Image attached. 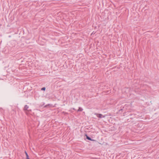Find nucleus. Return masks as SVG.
I'll use <instances>...</instances> for the list:
<instances>
[{"label": "nucleus", "mask_w": 159, "mask_h": 159, "mask_svg": "<svg viewBox=\"0 0 159 159\" xmlns=\"http://www.w3.org/2000/svg\"><path fill=\"white\" fill-rule=\"evenodd\" d=\"M29 108V107L28 106H27V105H25V106L24 109V110L25 111V112L27 115H28L29 113L31 111V110L30 109H28Z\"/></svg>", "instance_id": "obj_1"}, {"label": "nucleus", "mask_w": 159, "mask_h": 159, "mask_svg": "<svg viewBox=\"0 0 159 159\" xmlns=\"http://www.w3.org/2000/svg\"><path fill=\"white\" fill-rule=\"evenodd\" d=\"M95 114L99 118H102V117H105V116H103L101 114L96 113Z\"/></svg>", "instance_id": "obj_2"}, {"label": "nucleus", "mask_w": 159, "mask_h": 159, "mask_svg": "<svg viewBox=\"0 0 159 159\" xmlns=\"http://www.w3.org/2000/svg\"><path fill=\"white\" fill-rule=\"evenodd\" d=\"M86 138L88 139L89 140H91V141H94V140H93V139H91L88 136L86 135Z\"/></svg>", "instance_id": "obj_3"}, {"label": "nucleus", "mask_w": 159, "mask_h": 159, "mask_svg": "<svg viewBox=\"0 0 159 159\" xmlns=\"http://www.w3.org/2000/svg\"><path fill=\"white\" fill-rule=\"evenodd\" d=\"M25 153L26 154V158H27V157H29V156L28 155V154L27 153L25 152Z\"/></svg>", "instance_id": "obj_4"}, {"label": "nucleus", "mask_w": 159, "mask_h": 159, "mask_svg": "<svg viewBox=\"0 0 159 159\" xmlns=\"http://www.w3.org/2000/svg\"><path fill=\"white\" fill-rule=\"evenodd\" d=\"M41 90H45V87H43L42 88Z\"/></svg>", "instance_id": "obj_5"}, {"label": "nucleus", "mask_w": 159, "mask_h": 159, "mask_svg": "<svg viewBox=\"0 0 159 159\" xmlns=\"http://www.w3.org/2000/svg\"><path fill=\"white\" fill-rule=\"evenodd\" d=\"M83 109L80 107V111H82Z\"/></svg>", "instance_id": "obj_6"}, {"label": "nucleus", "mask_w": 159, "mask_h": 159, "mask_svg": "<svg viewBox=\"0 0 159 159\" xmlns=\"http://www.w3.org/2000/svg\"><path fill=\"white\" fill-rule=\"evenodd\" d=\"M26 159H30V158H29V157L26 158Z\"/></svg>", "instance_id": "obj_7"}, {"label": "nucleus", "mask_w": 159, "mask_h": 159, "mask_svg": "<svg viewBox=\"0 0 159 159\" xmlns=\"http://www.w3.org/2000/svg\"><path fill=\"white\" fill-rule=\"evenodd\" d=\"M80 110V107L79 108V109H78V111H79Z\"/></svg>", "instance_id": "obj_8"}]
</instances>
